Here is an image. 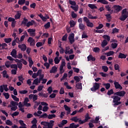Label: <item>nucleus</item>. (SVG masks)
<instances>
[{
	"mask_svg": "<svg viewBox=\"0 0 128 128\" xmlns=\"http://www.w3.org/2000/svg\"><path fill=\"white\" fill-rule=\"evenodd\" d=\"M80 126V124H76L74 123H72L70 124L69 128H77Z\"/></svg>",
	"mask_w": 128,
	"mask_h": 128,
	"instance_id": "16",
	"label": "nucleus"
},
{
	"mask_svg": "<svg viewBox=\"0 0 128 128\" xmlns=\"http://www.w3.org/2000/svg\"><path fill=\"white\" fill-rule=\"evenodd\" d=\"M114 54V51H110L106 54L107 56H112Z\"/></svg>",
	"mask_w": 128,
	"mask_h": 128,
	"instance_id": "55",
	"label": "nucleus"
},
{
	"mask_svg": "<svg viewBox=\"0 0 128 128\" xmlns=\"http://www.w3.org/2000/svg\"><path fill=\"white\" fill-rule=\"evenodd\" d=\"M50 22H48L46 24L44 25V28H46V30H48V28H50Z\"/></svg>",
	"mask_w": 128,
	"mask_h": 128,
	"instance_id": "31",
	"label": "nucleus"
},
{
	"mask_svg": "<svg viewBox=\"0 0 128 128\" xmlns=\"http://www.w3.org/2000/svg\"><path fill=\"white\" fill-rule=\"evenodd\" d=\"M28 22V20L26 19V18H24L21 24L22 26L23 24L26 26V22Z\"/></svg>",
	"mask_w": 128,
	"mask_h": 128,
	"instance_id": "22",
	"label": "nucleus"
},
{
	"mask_svg": "<svg viewBox=\"0 0 128 128\" xmlns=\"http://www.w3.org/2000/svg\"><path fill=\"white\" fill-rule=\"evenodd\" d=\"M17 66L20 68V70H22V62H20V63H18Z\"/></svg>",
	"mask_w": 128,
	"mask_h": 128,
	"instance_id": "60",
	"label": "nucleus"
},
{
	"mask_svg": "<svg viewBox=\"0 0 128 128\" xmlns=\"http://www.w3.org/2000/svg\"><path fill=\"white\" fill-rule=\"evenodd\" d=\"M16 50L15 49H13L12 51L11 52L10 54L12 56V58H16Z\"/></svg>",
	"mask_w": 128,
	"mask_h": 128,
	"instance_id": "12",
	"label": "nucleus"
},
{
	"mask_svg": "<svg viewBox=\"0 0 128 128\" xmlns=\"http://www.w3.org/2000/svg\"><path fill=\"white\" fill-rule=\"evenodd\" d=\"M28 32L32 34V32H36V29L29 28L27 30Z\"/></svg>",
	"mask_w": 128,
	"mask_h": 128,
	"instance_id": "49",
	"label": "nucleus"
},
{
	"mask_svg": "<svg viewBox=\"0 0 128 128\" xmlns=\"http://www.w3.org/2000/svg\"><path fill=\"white\" fill-rule=\"evenodd\" d=\"M18 48L21 50L22 52H26V45L25 44H19Z\"/></svg>",
	"mask_w": 128,
	"mask_h": 128,
	"instance_id": "6",
	"label": "nucleus"
},
{
	"mask_svg": "<svg viewBox=\"0 0 128 128\" xmlns=\"http://www.w3.org/2000/svg\"><path fill=\"white\" fill-rule=\"evenodd\" d=\"M48 122H42L41 124L42 126H44L45 127H43V128H46V126H48Z\"/></svg>",
	"mask_w": 128,
	"mask_h": 128,
	"instance_id": "37",
	"label": "nucleus"
},
{
	"mask_svg": "<svg viewBox=\"0 0 128 128\" xmlns=\"http://www.w3.org/2000/svg\"><path fill=\"white\" fill-rule=\"evenodd\" d=\"M103 86H105L106 90H109L110 88V83H104L103 84Z\"/></svg>",
	"mask_w": 128,
	"mask_h": 128,
	"instance_id": "27",
	"label": "nucleus"
},
{
	"mask_svg": "<svg viewBox=\"0 0 128 128\" xmlns=\"http://www.w3.org/2000/svg\"><path fill=\"white\" fill-rule=\"evenodd\" d=\"M56 72H58V68L56 66H53L52 69L50 70V73L54 74Z\"/></svg>",
	"mask_w": 128,
	"mask_h": 128,
	"instance_id": "11",
	"label": "nucleus"
},
{
	"mask_svg": "<svg viewBox=\"0 0 128 128\" xmlns=\"http://www.w3.org/2000/svg\"><path fill=\"white\" fill-rule=\"evenodd\" d=\"M100 83L95 82L93 87L90 88L92 92H96L98 90L100 89Z\"/></svg>",
	"mask_w": 128,
	"mask_h": 128,
	"instance_id": "2",
	"label": "nucleus"
},
{
	"mask_svg": "<svg viewBox=\"0 0 128 128\" xmlns=\"http://www.w3.org/2000/svg\"><path fill=\"white\" fill-rule=\"evenodd\" d=\"M105 8L108 12H110V14H114V10H112V8L110 5H106Z\"/></svg>",
	"mask_w": 128,
	"mask_h": 128,
	"instance_id": "9",
	"label": "nucleus"
},
{
	"mask_svg": "<svg viewBox=\"0 0 128 128\" xmlns=\"http://www.w3.org/2000/svg\"><path fill=\"white\" fill-rule=\"evenodd\" d=\"M88 8H90L92 10H94L98 8V7L94 4H88Z\"/></svg>",
	"mask_w": 128,
	"mask_h": 128,
	"instance_id": "20",
	"label": "nucleus"
},
{
	"mask_svg": "<svg viewBox=\"0 0 128 128\" xmlns=\"http://www.w3.org/2000/svg\"><path fill=\"white\" fill-rule=\"evenodd\" d=\"M2 74H3V77L4 78H8L9 76L6 70H4L2 72Z\"/></svg>",
	"mask_w": 128,
	"mask_h": 128,
	"instance_id": "25",
	"label": "nucleus"
},
{
	"mask_svg": "<svg viewBox=\"0 0 128 128\" xmlns=\"http://www.w3.org/2000/svg\"><path fill=\"white\" fill-rule=\"evenodd\" d=\"M114 8V12H120L122 10V6H120V5H114L113 6Z\"/></svg>",
	"mask_w": 128,
	"mask_h": 128,
	"instance_id": "4",
	"label": "nucleus"
},
{
	"mask_svg": "<svg viewBox=\"0 0 128 128\" xmlns=\"http://www.w3.org/2000/svg\"><path fill=\"white\" fill-rule=\"evenodd\" d=\"M20 114V112H15L13 114H11L13 118H14V116H16Z\"/></svg>",
	"mask_w": 128,
	"mask_h": 128,
	"instance_id": "47",
	"label": "nucleus"
},
{
	"mask_svg": "<svg viewBox=\"0 0 128 128\" xmlns=\"http://www.w3.org/2000/svg\"><path fill=\"white\" fill-rule=\"evenodd\" d=\"M111 98H113L112 102L114 104H113L114 106H120V104H122V102H120L122 98L120 97L114 95L112 96Z\"/></svg>",
	"mask_w": 128,
	"mask_h": 128,
	"instance_id": "1",
	"label": "nucleus"
},
{
	"mask_svg": "<svg viewBox=\"0 0 128 128\" xmlns=\"http://www.w3.org/2000/svg\"><path fill=\"white\" fill-rule=\"evenodd\" d=\"M97 2H100L102 4H108V2L106 0H98Z\"/></svg>",
	"mask_w": 128,
	"mask_h": 128,
	"instance_id": "18",
	"label": "nucleus"
},
{
	"mask_svg": "<svg viewBox=\"0 0 128 128\" xmlns=\"http://www.w3.org/2000/svg\"><path fill=\"white\" fill-rule=\"evenodd\" d=\"M70 28H74V26H76V22L72 20L70 21Z\"/></svg>",
	"mask_w": 128,
	"mask_h": 128,
	"instance_id": "41",
	"label": "nucleus"
},
{
	"mask_svg": "<svg viewBox=\"0 0 128 128\" xmlns=\"http://www.w3.org/2000/svg\"><path fill=\"white\" fill-rule=\"evenodd\" d=\"M26 3V0H18V4L22 6V4H24Z\"/></svg>",
	"mask_w": 128,
	"mask_h": 128,
	"instance_id": "40",
	"label": "nucleus"
},
{
	"mask_svg": "<svg viewBox=\"0 0 128 128\" xmlns=\"http://www.w3.org/2000/svg\"><path fill=\"white\" fill-rule=\"evenodd\" d=\"M5 66H6V68H8L10 66V61H6L5 62Z\"/></svg>",
	"mask_w": 128,
	"mask_h": 128,
	"instance_id": "54",
	"label": "nucleus"
},
{
	"mask_svg": "<svg viewBox=\"0 0 128 128\" xmlns=\"http://www.w3.org/2000/svg\"><path fill=\"white\" fill-rule=\"evenodd\" d=\"M90 60H92V62H94L96 60V58L94 57H93L92 54H90L88 56V61L90 62Z\"/></svg>",
	"mask_w": 128,
	"mask_h": 128,
	"instance_id": "13",
	"label": "nucleus"
},
{
	"mask_svg": "<svg viewBox=\"0 0 128 128\" xmlns=\"http://www.w3.org/2000/svg\"><path fill=\"white\" fill-rule=\"evenodd\" d=\"M88 18H90V20H96V18H98V16H94L92 14H88Z\"/></svg>",
	"mask_w": 128,
	"mask_h": 128,
	"instance_id": "24",
	"label": "nucleus"
},
{
	"mask_svg": "<svg viewBox=\"0 0 128 128\" xmlns=\"http://www.w3.org/2000/svg\"><path fill=\"white\" fill-rule=\"evenodd\" d=\"M3 88H4V90L5 92H8V85L7 84H3Z\"/></svg>",
	"mask_w": 128,
	"mask_h": 128,
	"instance_id": "64",
	"label": "nucleus"
},
{
	"mask_svg": "<svg viewBox=\"0 0 128 128\" xmlns=\"http://www.w3.org/2000/svg\"><path fill=\"white\" fill-rule=\"evenodd\" d=\"M6 124L7 126H12V122L10 121V120H6Z\"/></svg>",
	"mask_w": 128,
	"mask_h": 128,
	"instance_id": "45",
	"label": "nucleus"
},
{
	"mask_svg": "<svg viewBox=\"0 0 128 128\" xmlns=\"http://www.w3.org/2000/svg\"><path fill=\"white\" fill-rule=\"evenodd\" d=\"M4 40L6 44H10L12 42V38H6Z\"/></svg>",
	"mask_w": 128,
	"mask_h": 128,
	"instance_id": "46",
	"label": "nucleus"
},
{
	"mask_svg": "<svg viewBox=\"0 0 128 128\" xmlns=\"http://www.w3.org/2000/svg\"><path fill=\"white\" fill-rule=\"evenodd\" d=\"M11 68H14V70H18V65L16 64H12L10 66Z\"/></svg>",
	"mask_w": 128,
	"mask_h": 128,
	"instance_id": "39",
	"label": "nucleus"
},
{
	"mask_svg": "<svg viewBox=\"0 0 128 128\" xmlns=\"http://www.w3.org/2000/svg\"><path fill=\"white\" fill-rule=\"evenodd\" d=\"M128 18V14H122L121 16L119 18V20L122 22H124L126 18Z\"/></svg>",
	"mask_w": 128,
	"mask_h": 128,
	"instance_id": "7",
	"label": "nucleus"
},
{
	"mask_svg": "<svg viewBox=\"0 0 128 128\" xmlns=\"http://www.w3.org/2000/svg\"><path fill=\"white\" fill-rule=\"evenodd\" d=\"M122 14H128V9L126 8H124L122 11Z\"/></svg>",
	"mask_w": 128,
	"mask_h": 128,
	"instance_id": "38",
	"label": "nucleus"
},
{
	"mask_svg": "<svg viewBox=\"0 0 128 128\" xmlns=\"http://www.w3.org/2000/svg\"><path fill=\"white\" fill-rule=\"evenodd\" d=\"M78 116H74L71 118V120L72 122H78Z\"/></svg>",
	"mask_w": 128,
	"mask_h": 128,
	"instance_id": "29",
	"label": "nucleus"
},
{
	"mask_svg": "<svg viewBox=\"0 0 128 128\" xmlns=\"http://www.w3.org/2000/svg\"><path fill=\"white\" fill-rule=\"evenodd\" d=\"M64 108H65V110L67 111L66 112V114H70V107H68V106L66 105H64Z\"/></svg>",
	"mask_w": 128,
	"mask_h": 128,
	"instance_id": "17",
	"label": "nucleus"
},
{
	"mask_svg": "<svg viewBox=\"0 0 128 128\" xmlns=\"http://www.w3.org/2000/svg\"><path fill=\"white\" fill-rule=\"evenodd\" d=\"M78 28L80 30H86V26L84 24H82V23L79 24Z\"/></svg>",
	"mask_w": 128,
	"mask_h": 128,
	"instance_id": "19",
	"label": "nucleus"
},
{
	"mask_svg": "<svg viewBox=\"0 0 128 128\" xmlns=\"http://www.w3.org/2000/svg\"><path fill=\"white\" fill-rule=\"evenodd\" d=\"M54 62L56 64H60V60L58 59V57H56L54 59Z\"/></svg>",
	"mask_w": 128,
	"mask_h": 128,
	"instance_id": "30",
	"label": "nucleus"
},
{
	"mask_svg": "<svg viewBox=\"0 0 128 128\" xmlns=\"http://www.w3.org/2000/svg\"><path fill=\"white\" fill-rule=\"evenodd\" d=\"M11 96L12 98H13L14 100H15V102H20V98H18L16 96L12 94Z\"/></svg>",
	"mask_w": 128,
	"mask_h": 128,
	"instance_id": "26",
	"label": "nucleus"
},
{
	"mask_svg": "<svg viewBox=\"0 0 128 128\" xmlns=\"http://www.w3.org/2000/svg\"><path fill=\"white\" fill-rule=\"evenodd\" d=\"M19 92L21 94H28V91L26 90H20Z\"/></svg>",
	"mask_w": 128,
	"mask_h": 128,
	"instance_id": "56",
	"label": "nucleus"
},
{
	"mask_svg": "<svg viewBox=\"0 0 128 128\" xmlns=\"http://www.w3.org/2000/svg\"><path fill=\"white\" fill-rule=\"evenodd\" d=\"M83 20L86 23V24H87L90 22V20H88L86 16L84 17Z\"/></svg>",
	"mask_w": 128,
	"mask_h": 128,
	"instance_id": "57",
	"label": "nucleus"
},
{
	"mask_svg": "<svg viewBox=\"0 0 128 128\" xmlns=\"http://www.w3.org/2000/svg\"><path fill=\"white\" fill-rule=\"evenodd\" d=\"M104 28V24H99V26L96 28V30H100Z\"/></svg>",
	"mask_w": 128,
	"mask_h": 128,
	"instance_id": "62",
	"label": "nucleus"
},
{
	"mask_svg": "<svg viewBox=\"0 0 128 128\" xmlns=\"http://www.w3.org/2000/svg\"><path fill=\"white\" fill-rule=\"evenodd\" d=\"M114 86H115V88L116 90L119 89V90H122V86L120 85V83L118 82H114Z\"/></svg>",
	"mask_w": 128,
	"mask_h": 128,
	"instance_id": "8",
	"label": "nucleus"
},
{
	"mask_svg": "<svg viewBox=\"0 0 128 128\" xmlns=\"http://www.w3.org/2000/svg\"><path fill=\"white\" fill-rule=\"evenodd\" d=\"M78 16V15L74 13V12H72V18H76Z\"/></svg>",
	"mask_w": 128,
	"mask_h": 128,
	"instance_id": "58",
	"label": "nucleus"
},
{
	"mask_svg": "<svg viewBox=\"0 0 128 128\" xmlns=\"http://www.w3.org/2000/svg\"><path fill=\"white\" fill-rule=\"evenodd\" d=\"M3 94L6 100H8V98H10V94H8V93H4Z\"/></svg>",
	"mask_w": 128,
	"mask_h": 128,
	"instance_id": "51",
	"label": "nucleus"
},
{
	"mask_svg": "<svg viewBox=\"0 0 128 128\" xmlns=\"http://www.w3.org/2000/svg\"><path fill=\"white\" fill-rule=\"evenodd\" d=\"M102 38L104 39V40H106L107 42H110V36L108 35H104Z\"/></svg>",
	"mask_w": 128,
	"mask_h": 128,
	"instance_id": "15",
	"label": "nucleus"
},
{
	"mask_svg": "<svg viewBox=\"0 0 128 128\" xmlns=\"http://www.w3.org/2000/svg\"><path fill=\"white\" fill-rule=\"evenodd\" d=\"M38 16H40V18H42L43 22H46V16H44V15H42V14H40L38 15Z\"/></svg>",
	"mask_w": 128,
	"mask_h": 128,
	"instance_id": "32",
	"label": "nucleus"
},
{
	"mask_svg": "<svg viewBox=\"0 0 128 128\" xmlns=\"http://www.w3.org/2000/svg\"><path fill=\"white\" fill-rule=\"evenodd\" d=\"M38 78H36V79L34 80L32 84H36V86H38Z\"/></svg>",
	"mask_w": 128,
	"mask_h": 128,
	"instance_id": "53",
	"label": "nucleus"
},
{
	"mask_svg": "<svg viewBox=\"0 0 128 128\" xmlns=\"http://www.w3.org/2000/svg\"><path fill=\"white\" fill-rule=\"evenodd\" d=\"M128 55L124 54L122 52L119 53V55L118 56V58H126V56Z\"/></svg>",
	"mask_w": 128,
	"mask_h": 128,
	"instance_id": "14",
	"label": "nucleus"
},
{
	"mask_svg": "<svg viewBox=\"0 0 128 128\" xmlns=\"http://www.w3.org/2000/svg\"><path fill=\"white\" fill-rule=\"evenodd\" d=\"M86 26H88V28H94V23L89 22L86 24Z\"/></svg>",
	"mask_w": 128,
	"mask_h": 128,
	"instance_id": "43",
	"label": "nucleus"
},
{
	"mask_svg": "<svg viewBox=\"0 0 128 128\" xmlns=\"http://www.w3.org/2000/svg\"><path fill=\"white\" fill-rule=\"evenodd\" d=\"M68 2H69L70 4H71V6H76V2H75V1H72V0H69Z\"/></svg>",
	"mask_w": 128,
	"mask_h": 128,
	"instance_id": "42",
	"label": "nucleus"
},
{
	"mask_svg": "<svg viewBox=\"0 0 128 128\" xmlns=\"http://www.w3.org/2000/svg\"><path fill=\"white\" fill-rule=\"evenodd\" d=\"M111 46H112V48H118V44L116 43V42H114V43H112L111 44Z\"/></svg>",
	"mask_w": 128,
	"mask_h": 128,
	"instance_id": "50",
	"label": "nucleus"
},
{
	"mask_svg": "<svg viewBox=\"0 0 128 128\" xmlns=\"http://www.w3.org/2000/svg\"><path fill=\"white\" fill-rule=\"evenodd\" d=\"M68 40V34H65L64 36L62 37V40L63 42H66Z\"/></svg>",
	"mask_w": 128,
	"mask_h": 128,
	"instance_id": "44",
	"label": "nucleus"
},
{
	"mask_svg": "<svg viewBox=\"0 0 128 128\" xmlns=\"http://www.w3.org/2000/svg\"><path fill=\"white\" fill-rule=\"evenodd\" d=\"M126 95V91L121 90L114 93V96H117L124 97Z\"/></svg>",
	"mask_w": 128,
	"mask_h": 128,
	"instance_id": "3",
	"label": "nucleus"
},
{
	"mask_svg": "<svg viewBox=\"0 0 128 128\" xmlns=\"http://www.w3.org/2000/svg\"><path fill=\"white\" fill-rule=\"evenodd\" d=\"M48 116V115L46 113H44V114L41 115L40 116V118H46Z\"/></svg>",
	"mask_w": 128,
	"mask_h": 128,
	"instance_id": "36",
	"label": "nucleus"
},
{
	"mask_svg": "<svg viewBox=\"0 0 128 128\" xmlns=\"http://www.w3.org/2000/svg\"><path fill=\"white\" fill-rule=\"evenodd\" d=\"M108 41L106 40H103V41L102 42L101 46L102 48H104V46H108Z\"/></svg>",
	"mask_w": 128,
	"mask_h": 128,
	"instance_id": "21",
	"label": "nucleus"
},
{
	"mask_svg": "<svg viewBox=\"0 0 128 128\" xmlns=\"http://www.w3.org/2000/svg\"><path fill=\"white\" fill-rule=\"evenodd\" d=\"M19 123L22 126H26V124H24V120H19Z\"/></svg>",
	"mask_w": 128,
	"mask_h": 128,
	"instance_id": "52",
	"label": "nucleus"
},
{
	"mask_svg": "<svg viewBox=\"0 0 128 128\" xmlns=\"http://www.w3.org/2000/svg\"><path fill=\"white\" fill-rule=\"evenodd\" d=\"M71 8H72L74 10V12H78V6H70Z\"/></svg>",
	"mask_w": 128,
	"mask_h": 128,
	"instance_id": "35",
	"label": "nucleus"
},
{
	"mask_svg": "<svg viewBox=\"0 0 128 128\" xmlns=\"http://www.w3.org/2000/svg\"><path fill=\"white\" fill-rule=\"evenodd\" d=\"M88 120H90V115L86 114V116H85V120H85V122H86Z\"/></svg>",
	"mask_w": 128,
	"mask_h": 128,
	"instance_id": "63",
	"label": "nucleus"
},
{
	"mask_svg": "<svg viewBox=\"0 0 128 128\" xmlns=\"http://www.w3.org/2000/svg\"><path fill=\"white\" fill-rule=\"evenodd\" d=\"M34 24H36V21L34 20H31V21H29L26 24V26L28 28H30V26H34Z\"/></svg>",
	"mask_w": 128,
	"mask_h": 128,
	"instance_id": "10",
	"label": "nucleus"
},
{
	"mask_svg": "<svg viewBox=\"0 0 128 128\" xmlns=\"http://www.w3.org/2000/svg\"><path fill=\"white\" fill-rule=\"evenodd\" d=\"M114 94V90L111 89L109 90H108V92H107V94L108 96H110L112 94Z\"/></svg>",
	"mask_w": 128,
	"mask_h": 128,
	"instance_id": "33",
	"label": "nucleus"
},
{
	"mask_svg": "<svg viewBox=\"0 0 128 128\" xmlns=\"http://www.w3.org/2000/svg\"><path fill=\"white\" fill-rule=\"evenodd\" d=\"M120 32V30L116 28H115L112 30V34H116V32Z\"/></svg>",
	"mask_w": 128,
	"mask_h": 128,
	"instance_id": "48",
	"label": "nucleus"
},
{
	"mask_svg": "<svg viewBox=\"0 0 128 128\" xmlns=\"http://www.w3.org/2000/svg\"><path fill=\"white\" fill-rule=\"evenodd\" d=\"M102 70H104V72H106L108 70V68L106 66H102Z\"/></svg>",
	"mask_w": 128,
	"mask_h": 128,
	"instance_id": "59",
	"label": "nucleus"
},
{
	"mask_svg": "<svg viewBox=\"0 0 128 128\" xmlns=\"http://www.w3.org/2000/svg\"><path fill=\"white\" fill-rule=\"evenodd\" d=\"M56 116L54 114H49L48 116V120H52V118H56Z\"/></svg>",
	"mask_w": 128,
	"mask_h": 128,
	"instance_id": "34",
	"label": "nucleus"
},
{
	"mask_svg": "<svg viewBox=\"0 0 128 128\" xmlns=\"http://www.w3.org/2000/svg\"><path fill=\"white\" fill-rule=\"evenodd\" d=\"M20 16H22V14L18 12L15 15L14 18L16 20H19V18H20Z\"/></svg>",
	"mask_w": 128,
	"mask_h": 128,
	"instance_id": "28",
	"label": "nucleus"
},
{
	"mask_svg": "<svg viewBox=\"0 0 128 128\" xmlns=\"http://www.w3.org/2000/svg\"><path fill=\"white\" fill-rule=\"evenodd\" d=\"M10 104L12 106H18V102L12 100L10 102Z\"/></svg>",
	"mask_w": 128,
	"mask_h": 128,
	"instance_id": "23",
	"label": "nucleus"
},
{
	"mask_svg": "<svg viewBox=\"0 0 128 128\" xmlns=\"http://www.w3.org/2000/svg\"><path fill=\"white\" fill-rule=\"evenodd\" d=\"M100 49L98 47L94 48L93 52H100Z\"/></svg>",
	"mask_w": 128,
	"mask_h": 128,
	"instance_id": "61",
	"label": "nucleus"
},
{
	"mask_svg": "<svg viewBox=\"0 0 128 128\" xmlns=\"http://www.w3.org/2000/svg\"><path fill=\"white\" fill-rule=\"evenodd\" d=\"M68 38L69 40V42L71 44H74V34L72 33L70 34Z\"/></svg>",
	"mask_w": 128,
	"mask_h": 128,
	"instance_id": "5",
	"label": "nucleus"
}]
</instances>
